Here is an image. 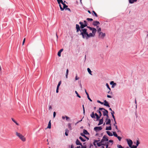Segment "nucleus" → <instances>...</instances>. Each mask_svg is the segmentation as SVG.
Returning <instances> with one entry per match:
<instances>
[{"instance_id": "obj_45", "label": "nucleus", "mask_w": 148, "mask_h": 148, "mask_svg": "<svg viewBox=\"0 0 148 148\" xmlns=\"http://www.w3.org/2000/svg\"><path fill=\"white\" fill-rule=\"evenodd\" d=\"M86 20L88 21H92L93 20V19L91 18H88L86 19Z\"/></svg>"}, {"instance_id": "obj_57", "label": "nucleus", "mask_w": 148, "mask_h": 148, "mask_svg": "<svg viewBox=\"0 0 148 148\" xmlns=\"http://www.w3.org/2000/svg\"><path fill=\"white\" fill-rule=\"evenodd\" d=\"M56 113L55 112H53V117L54 118L55 117V116L56 115Z\"/></svg>"}, {"instance_id": "obj_10", "label": "nucleus", "mask_w": 148, "mask_h": 148, "mask_svg": "<svg viewBox=\"0 0 148 148\" xmlns=\"http://www.w3.org/2000/svg\"><path fill=\"white\" fill-rule=\"evenodd\" d=\"M100 23L97 21H93L92 24L94 26H97V28H98V26L97 25L100 24Z\"/></svg>"}, {"instance_id": "obj_23", "label": "nucleus", "mask_w": 148, "mask_h": 148, "mask_svg": "<svg viewBox=\"0 0 148 148\" xmlns=\"http://www.w3.org/2000/svg\"><path fill=\"white\" fill-rule=\"evenodd\" d=\"M106 133L107 134L110 136H112L113 135L109 131H106Z\"/></svg>"}, {"instance_id": "obj_40", "label": "nucleus", "mask_w": 148, "mask_h": 148, "mask_svg": "<svg viewBox=\"0 0 148 148\" xmlns=\"http://www.w3.org/2000/svg\"><path fill=\"white\" fill-rule=\"evenodd\" d=\"M106 86L109 89V90H110L111 89L110 88V87H109V86L108 84V83H106Z\"/></svg>"}, {"instance_id": "obj_11", "label": "nucleus", "mask_w": 148, "mask_h": 148, "mask_svg": "<svg viewBox=\"0 0 148 148\" xmlns=\"http://www.w3.org/2000/svg\"><path fill=\"white\" fill-rule=\"evenodd\" d=\"M97 145L98 146H100L102 145H105V143H103V142H102L101 140V141L99 143H97Z\"/></svg>"}, {"instance_id": "obj_50", "label": "nucleus", "mask_w": 148, "mask_h": 148, "mask_svg": "<svg viewBox=\"0 0 148 148\" xmlns=\"http://www.w3.org/2000/svg\"><path fill=\"white\" fill-rule=\"evenodd\" d=\"M101 28H99L97 30V31L98 32H99V33L100 32H101Z\"/></svg>"}, {"instance_id": "obj_21", "label": "nucleus", "mask_w": 148, "mask_h": 148, "mask_svg": "<svg viewBox=\"0 0 148 148\" xmlns=\"http://www.w3.org/2000/svg\"><path fill=\"white\" fill-rule=\"evenodd\" d=\"M95 115L96 117V119H97V120H99V118H100V117H101V116H98V115L96 113H95Z\"/></svg>"}, {"instance_id": "obj_5", "label": "nucleus", "mask_w": 148, "mask_h": 148, "mask_svg": "<svg viewBox=\"0 0 148 148\" xmlns=\"http://www.w3.org/2000/svg\"><path fill=\"white\" fill-rule=\"evenodd\" d=\"M79 24L80 25V28L81 29H84L83 28L86 27L87 26V24H83V23L81 22H80L79 23Z\"/></svg>"}, {"instance_id": "obj_29", "label": "nucleus", "mask_w": 148, "mask_h": 148, "mask_svg": "<svg viewBox=\"0 0 148 148\" xmlns=\"http://www.w3.org/2000/svg\"><path fill=\"white\" fill-rule=\"evenodd\" d=\"M63 5V8H64V9L65 8H67V7H68V6L66 5L64 3H64H62Z\"/></svg>"}, {"instance_id": "obj_44", "label": "nucleus", "mask_w": 148, "mask_h": 148, "mask_svg": "<svg viewBox=\"0 0 148 148\" xmlns=\"http://www.w3.org/2000/svg\"><path fill=\"white\" fill-rule=\"evenodd\" d=\"M79 79V77H77V74L76 75V76L75 77V80H77Z\"/></svg>"}, {"instance_id": "obj_30", "label": "nucleus", "mask_w": 148, "mask_h": 148, "mask_svg": "<svg viewBox=\"0 0 148 148\" xmlns=\"http://www.w3.org/2000/svg\"><path fill=\"white\" fill-rule=\"evenodd\" d=\"M68 73H69V69H67L66 71V78H68Z\"/></svg>"}, {"instance_id": "obj_24", "label": "nucleus", "mask_w": 148, "mask_h": 148, "mask_svg": "<svg viewBox=\"0 0 148 148\" xmlns=\"http://www.w3.org/2000/svg\"><path fill=\"white\" fill-rule=\"evenodd\" d=\"M84 134H89L87 132V131L85 130H84L83 131Z\"/></svg>"}, {"instance_id": "obj_58", "label": "nucleus", "mask_w": 148, "mask_h": 148, "mask_svg": "<svg viewBox=\"0 0 148 148\" xmlns=\"http://www.w3.org/2000/svg\"><path fill=\"white\" fill-rule=\"evenodd\" d=\"M114 83H114V82L113 81H111V82H110V84L111 85H113V84H114Z\"/></svg>"}, {"instance_id": "obj_20", "label": "nucleus", "mask_w": 148, "mask_h": 148, "mask_svg": "<svg viewBox=\"0 0 148 148\" xmlns=\"http://www.w3.org/2000/svg\"><path fill=\"white\" fill-rule=\"evenodd\" d=\"M95 114H94V112H92L91 114H90V116L92 118H95Z\"/></svg>"}, {"instance_id": "obj_63", "label": "nucleus", "mask_w": 148, "mask_h": 148, "mask_svg": "<svg viewBox=\"0 0 148 148\" xmlns=\"http://www.w3.org/2000/svg\"><path fill=\"white\" fill-rule=\"evenodd\" d=\"M82 147H81V148H86V146H83V145L81 146Z\"/></svg>"}, {"instance_id": "obj_59", "label": "nucleus", "mask_w": 148, "mask_h": 148, "mask_svg": "<svg viewBox=\"0 0 148 148\" xmlns=\"http://www.w3.org/2000/svg\"><path fill=\"white\" fill-rule=\"evenodd\" d=\"M107 97L108 98H111L112 97L110 95H107Z\"/></svg>"}, {"instance_id": "obj_28", "label": "nucleus", "mask_w": 148, "mask_h": 148, "mask_svg": "<svg viewBox=\"0 0 148 148\" xmlns=\"http://www.w3.org/2000/svg\"><path fill=\"white\" fill-rule=\"evenodd\" d=\"M80 135L82 136H84V137H85L88 140H89V138H88L87 137H86L85 135V134H84L83 133H81L80 134Z\"/></svg>"}, {"instance_id": "obj_60", "label": "nucleus", "mask_w": 148, "mask_h": 148, "mask_svg": "<svg viewBox=\"0 0 148 148\" xmlns=\"http://www.w3.org/2000/svg\"><path fill=\"white\" fill-rule=\"evenodd\" d=\"M58 89L59 88H57L56 92L57 93H58Z\"/></svg>"}, {"instance_id": "obj_35", "label": "nucleus", "mask_w": 148, "mask_h": 148, "mask_svg": "<svg viewBox=\"0 0 148 148\" xmlns=\"http://www.w3.org/2000/svg\"><path fill=\"white\" fill-rule=\"evenodd\" d=\"M140 144V142L139 140H138L136 141V146L137 147L139 144Z\"/></svg>"}, {"instance_id": "obj_27", "label": "nucleus", "mask_w": 148, "mask_h": 148, "mask_svg": "<svg viewBox=\"0 0 148 148\" xmlns=\"http://www.w3.org/2000/svg\"><path fill=\"white\" fill-rule=\"evenodd\" d=\"M65 134L66 136H67L68 135V133L69 132V130L67 129L65 130Z\"/></svg>"}, {"instance_id": "obj_2", "label": "nucleus", "mask_w": 148, "mask_h": 148, "mask_svg": "<svg viewBox=\"0 0 148 148\" xmlns=\"http://www.w3.org/2000/svg\"><path fill=\"white\" fill-rule=\"evenodd\" d=\"M87 28L89 29L90 30L92 31V33H90L89 34L87 33V36H86V39H88L90 37H94L95 36V34L97 31V29L95 28L90 27L89 26H87Z\"/></svg>"}, {"instance_id": "obj_22", "label": "nucleus", "mask_w": 148, "mask_h": 148, "mask_svg": "<svg viewBox=\"0 0 148 148\" xmlns=\"http://www.w3.org/2000/svg\"><path fill=\"white\" fill-rule=\"evenodd\" d=\"M17 125H19V124L13 118L11 119Z\"/></svg>"}, {"instance_id": "obj_33", "label": "nucleus", "mask_w": 148, "mask_h": 148, "mask_svg": "<svg viewBox=\"0 0 148 148\" xmlns=\"http://www.w3.org/2000/svg\"><path fill=\"white\" fill-rule=\"evenodd\" d=\"M92 14H94V15H95V16L96 17H98V15H97V13L95 12V11H92Z\"/></svg>"}, {"instance_id": "obj_14", "label": "nucleus", "mask_w": 148, "mask_h": 148, "mask_svg": "<svg viewBox=\"0 0 148 148\" xmlns=\"http://www.w3.org/2000/svg\"><path fill=\"white\" fill-rule=\"evenodd\" d=\"M108 118H107L106 119V121H107L106 123V125H108V124H110V125H111V124H110L111 122V121L110 120V119H108Z\"/></svg>"}, {"instance_id": "obj_49", "label": "nucleus", "mask_w": 148, "mask_h": 148, "mask_svg": "<svg viewBox=\"0 0 148 148\" xmlns=\"http://www.w3.org/2000/svg\"><path fill=\"white\" fill-rule=\"evenodd\" d=\"M131 148H137V147L136 145H133V146H131V147H130Z\"/></svg>"}, {"instance_id": "obj_47", "label": "nucleus", "mask_w": 148, "mask_h": 148, "mask_svg": "<svg viewBox=\"0 0 148 148\" xmlns=\"http://www.w3.org/2000/svg\"><path fill=\"white\" fill-rule=\"evenodd\" d=\"M105 109L104 108H99V110H99L100 111L101 110H104Z\"/></svg>"}, {"instance_id": "obj_6", "label": "nucleus", "mask_w": 148, "mask_h": 148, "mask_svg": "<svg viewBox=\"0 0 148 148\" xmlns=\"http://www.w3.org/2000/svg\"><path fill=\"white\" fill-rule=\"evenodd\" d=\"M103 115L104 116H106L108 118V112L107 110L105 109L103 111Z\"/></svg>"}, {"instance_id": "obj_39", "label": "nucleus", "mask_w": 148, "mask_h": 148, "mask_svg": "<svg viewBox=\"0 0 148 148\" xmlns=\"http://www.w3.org/2000/svg\"><path fill=\"white\" fill-rule=\"evenodd\" d=\"M117 147L118 148H123V147L120 145H117Z\"/></svg>"}, {"instance_id": "obj_12", "label": "nucleus", "mask_w": 148, "mask_h": 148, "mask_svg": "<svg viewBox=\"0 0 148 148\" xmlns=\"http://www.w3.org/2000/svg\"><path fill=\"white\" fill-rule=\"evenodd\" d=\"M104 105L108 107H110V106H109L108 102L106 100H105L104 101Z\"/></svg>"}, {"instance_id": "obj_37", "label": "nucleus", "mask_w": 148, "mask_h": 148, "mask_svg": "<svg viewBox=\"0 0 148 148\" xmlns=\"http://www.w3.org/2000/svg\"><path fill=\"white\" fill-rule=\"evenodd\" d=\"M75 93L77 95V97H79V98H81V97L79 95V94H78L77 92L76 91H75Z\"/></svg>"}, {"instance_id": "obj_26", "label": "nucleus", "mask_w": 148, "mask_h": 148, "mask_svg": "<svg viewBox=\"0 0 148 148\" xmlns=\"http://www.w3.org/2000/svg\"><path fill=\"white\" fill-rule=\"evenodd\" d=\"M112 130V127L111 126L109 127H107L106 128V130Z\"/></svg>"}, {"instance_id": "obj_9", "label": "nucleus", "mask_w": 148, "mask_h": 148, "mask_svg": "<svg viewBox=\"0 0 148 148\" xmlns=\"http://www.w3.org/2000/svg\"><path fill=\"white\" fill-rule=\"evenodd\" d=\"M102 129V128L101 127H96L94 128V130L97 132L101 130Z\"/></svg>"}, {"instance_id": "obj_41", "label": "nucleus", "mask_w": 148, "mask_h": 148, "mask_svg": "<svg viewBox=\"0 0 148 148\" xmlns=\"http://www.w3.org/2000/svg\"><path fill=\"white\" fill-rule=\"evenodd\" d=\"M114 111H112L111 113V114L112 115V116L113 118L115 117V116L114 115Z\"/></svg>"}, {"instance_id": "obj_48", "label": "nucleus", "mask_w": 148, "mask_h": 148, "mask_svg": "<svg viewBox=\"0 0 148 148\" xmlns=\"http://www.w3.org/2000/svg\"><path fill=\"white\" fill-rule=\"evenodd\" d=\"M116 83H114V84H113V85L112 86V88H114V87L116 86Z\"/></svg>"}, {"instance_id": "obj_19", "label": "nucleus", "mask_w": 148, "mask_h": 148, "mask_svg": "<svg viewBox=\"0 0 148 148\" xmlns=\"http://www.w3.org/2000/svg\"><path fill=\"white\" fill-rule=\"evenodd\" d=\"M137 0H129V1L130 3H133L135 2H136Z\"/></svg>"}, {"instance_id": "obj_61", "label": "nucleus", "mask_w": 148, "mask_h": 148, "mask_svg": "<svg viewBox=\"0 0 148 148\" xmlns=\"http://www.w3.org/2000/svg\"><path fill=\"white\" fill-rule=\"evenodd\" d=\"M84 24H87V22L86 21H84Z\"/></svg>"}, {"instance_id": "obj_15", "label": "nucleus", "mask_w": 148, "mask_h": 148, "mask_svg": "<svg viewBox=\"0 0 148 148\" xmlns=\"http://www.w3.org/2000/svg\"><path fill=\"white\" fill-rule=\"evenodd\" d=\"M85 92L87 95V97H88V99L91 101H92V100L90 99V98L89 97V95L88 94V92H87L86 91V89H85Z\"/></svg>"}, {"instance_id": "obj_51", "label": "nucleus", "mask_w": 148, "mask_h": 148, "mask_svg": "<svg viewBox=\"0 0 148 148\" xmlns=\"http://www.w3.org/2000/svg\"><path fill=\"white\" fill-rule=\"evenodd\" d=\"M117 138H118V140L119 141L121 140V137L118 136H117Z\"/></svg>"}, {"instance_id": "obj_56", "label": "nucleus", "mask_w": 148, "mask_h": 148, "mask_svg": "<svg viewBox=\"0 0 148 148\" xmlns=\"http://www.w3.org/2000/svg\"><path fill=\"white\" fill-rule=\"evenodd\" d=\"M65 118H66V120H68V119H70V118L69 117H68V116H65Z\"/></svg>"}, {"instance_id": "obj_17", "label": "nucleus", "mask_w": 148, "mask_h": 148, "mask_svg": "<svg viewBox=\"0 0 148 148\" xmlns=\"http://www.w3.org/2000/svg\"><path fill=\"white\" fill-rule=\"evenodd\" d=\"M103 118L100 120L99 123L98 124V125H99L103 124Z\"/></svg>"}, {"instance_id": "obj_25", "label": "nucleus", "mask_w": 148, "mask_h": 148, "mask_svg": "<svg viewBox=\"0 0 148 148\" xmlns=\"http://www.w3.org/2000/svg\"><path fill=\"white\" fill-rule=\"evenodd\" d=\"M68 126L70 130H71L72 129V127L71 126V124L70 123H69L68 124Z\"/></svg>"}, {"instance_id": "obj_16", "label": "nucleus", "mask_w": 148, "mask_h": 148, "mask_svg": "<svg viewBox=\"0 0 148 148\" xmlns=\"http://www.w3.org/2000/svg\"><path fill=\"white\" fill-rule=\"evenodd\" d=\"M63 50V49H60L59 51L58 52V55L60 57L61 56V53L62 52Z\"/></svg>"}, {"instance_id": "obj_36", "label": "nucleus", "mask_w": 148, "mask_h": 148, "mask_svg": "<svg viewBox=\"0 0 148 148\" xmlns=\"http://www.w3.org/2000/svg\"><path fill=\"white\" fill-rule=\"evenodd\" d=\"M79 138L83 142H84L86 141V140L83 139L81 136H80L79 137Z\"/></svg>"}, {"instance_id": "obj_55", "label": "nucleus", "mask_w": 148, "mask_h": 148, "mask_svg": "<svg viewBox=\"0 0 148 148\" xmlns=\"http://www.w3.org/2000/svg\"><path fill=\"white\" fill-rule=\"evenodd\" d=\"M108 142L107 143V144H105V145H106V148H108Z\"/></svg>"}, {"instance_id": "obj_54", "label": "nucleus", "mask_w": 148, "mask_h": 148, "mask_svg": "<svg viewBox=\"0 0 148 148\" xmlns=\"http://www.w3.org/2000/svg\"><path fill=\"white\" fill-rule=\"evenodd\" d=\"M82 107H83V113L84 114H85V109H84V105H83Z\"/></svg>"}, {"instance_id": "obj_53", "label": "nucleus", "mask_w": 148, "mask_h": 148, "mask_svg": "<svg viewBox=\"0 0 148 148\" xmlns=\"http://www.w3.org/2000/svg\"><path fill=\"white\" fill-rule=\"evenodd\" d=\"M99 141V140H95V141H94V145H95V143H97V142H98Z\"/></svg>"}, {"instance_id": "obj_7", "label": "nucleus", "mask_w": 148, "mask_h": 148, "mask_svg": "<svg viewBox=\"0 0 148 148\" xmlns=\"http://www.w3.org/2000/svg\"><path fill=\"white\" fill-rule=\"evenodd\" d=\"M126 140L129 147H131V146H132L133 144V142L132 140L130 139H127Z\"/></svg>"}, {"instance_id": "obj_18", "label": "nucleus", "mask_w": 148, "mask_h": 148, "mask_svg": "<svg viewBox=\"0 0 148 148\" xmlns=\"http://www.w3.org/2000/svg\"><path fill=\"white\" fill-rule=\"evenodd\" d=\"M51 127V120H50L48 123V126L47 128L50 129Z\"/></svg>"}, {"instance_id": "obj_8", "label": "nucleus", "mask_w": 148, "mask_h": 148, "mask_svg": "<svg viewBox=\"0 0 148 148\" xmlns=\"http://www.w3.org/2000/svg\"><path fill=\"white\" fill-rule=\"evenodd\" d=\"M106 36L105 33L102 32H100L99 33V36L101 38H103Z\"/></svg>"}, {"instance_id": "obj_31", "label": "nucleus", "mask_w": 148, "mask_h": 148, "mask_svg": "<svg viewBox=\"0 0 148 148\" xmlns=\"http://www.w3.org/2000/svg\"><path fill=\"white\" fill-rule=\"evenodd\" d=\"M113 135L114 136H115L116 137H117L118 136L117 134L116 133V132H113Z\"/></svg>"}, {"instance_id": "obj_4", "label": "nucleus", "mask_w": 148, "mask_h": 148, "mask_svg": "<svg viewBox=\"0 0 148 148\" xmlns=\"http://www.w3.org/2000/svg\"><path fill=\"white\" fill-rule=\"evenodd\" d=\"M102 142H103V143H105L106 144V142H104L105 141H107L108 140V138L107 136H104L103 137V138L101 139Z\"/></svg>"}, {"instance_id": "obj_38", "label": "nucleus", "mask_w": 148, "mask_h": 148, "mask_svg": "<svg viewBox=\"0 0 148 148\" xmlns=\"http://www.w3.org/2000/svg\"><path fill=\"white\" fill-rule=\"evenodd\" d=\"M61 83V81H60L58 83V84L57 85V88H59L60 85Z\"/></svg>"}, {"instance_id": "obj_3", "label": "nucleus", "mask_w": 148, "mask_h": 148, "mask_svg": "<svg viewBox=\"0 0 148 148\" xmlns=\"http://www.w3.org/2000/svg\"><path fill=\"white\" fill-rule=\"evenodd\" d=\"M16 135L18 136L20 139L23 141L25 142L26 140V138L24 136L20 133L16 132Z\"/></svg>"}, {"instance_id": "obj_34", "label": "nucleus", "mask_w": 148, "mask_h": 148, "mask_svg": "<svg viewBox=\"0 0 148 148\" xmlns=\"http://www.w3.org/2000/svg\"><path fill=\"white\" fill-rule=\"evenodd\" d=\"M87 71L91 75H92V74L91 73L92 72L90 69L89 68H88L87 69Z\"/></svg>"}, {"instance_id": "obj_42", "label": "nucleus", "mask_w": 148, "mask_h": 148, "mask_svg": "<svg viewBox=\"0 0 148 148\" xmlns=\"http://www.w3.org/2000/svg\"><path fill=\"white\" fill-rule=\"evenodd\" d=\"M59 4V6L60 7V10L61 11L63 10H64V8L62 7L61 5L60 4H60Z\"/></svg>"}, {"instance_id": "obj_46", "label": "nucleus", "mask_w": 148, "mask_h": 148, "mask_svg": "<svg viewBox=\"0 0 148 148\" xmlns=\"http://www.w3.org/2000/svg\"><path fill=\"white\" fill-rule=\"evenodd\" d=\"M97 112L99 113V116H101L102 115V114L101 112V111H100L99 110H97Z\"/></svg>"}, {"instance_id": "obj_64", "label": "nucleus", "mask_w": 148, "mask_h": 148, "mask_svg": "<svg viewBox=\"0 0 148 148\" xmlns=\"http://www.w3.org/2000/svg\"><path fill=\"white\" fill-rule=\"evenodd\" d=\"M74 146L73 145H72L71 146V148H73Z\"/></svg>"}, {"instance_id": "obj_13", "label": "nucleus", "mask_w": 148, "mask_h": 148, "mask_svg": "<svg viewBox=\"0 0 148 148\" xmlns=\"http://www.w3.org/2000/svg\"><path fill=\"white\" fill-rule=\"evenodd\" d=\"M76 144L77 145H79L81 146H82V144L77 139L76 141Z\"/></svg>"}, {"instance_id": "obj_52", "label": "nucleus", "mask_w": 148, "mask_h": 148, "mask_svg": "<svg viewBox=\"0 0 148 148\" xmlns=\"http://www.w3.org/2000/svg\"><path fill=\"white\" fill-rule=\"evenodd\" d=\"M25 38L23 40V43H22V45H23L25 42Z\"/></svg>"}, {"instance_id": "obj_62", "label": "nucleus", "mask_w": 148, "mask_h": 148, "mask_svg": "<svg viewBox=\"0 0 148 148\" xmlns=\"http://www.w3.org/2000/svg\"><path fill=\"white\" fill-rule=\"evenodd\" d=\"M109 142L110 143H113V141L112 140H110L109 141Z\"/></svg>"}, {"instance_id": "obj_32", "label": "nucleus", "mask_w": 148, "mask_h": 148, "mask_svg": "<svg viewBox=\"0 0 148 148\" xmlns=\"http://www.w3.org/2000/svg\"><path fill=\"white\" fill-rule=\"evenodd\" d=\"M58 3V4H60V3H63V1L62 0H57Z\"/></svg>"}, {"instance_id": "obj_1", "label": "nucleus", "mask_w": 148, "mask_h": 148, "mask_svg": "<svg viewBox=\"0 0 148 148\" xmlns=\"http://www.w3.org/2000/svg\"><path fill=\"white\" fill-rule=\"evenodd\" d=\"M76 29L77 32H78L79 31L81 32L80 35H82L83 38H86V36H87L88 32H87V29H80L79 25L78 24L76 25Z\"/></svg>"}, {"instance_id": "obj_43", "label": "nucleus", "mask_w": 148, "mask_h": 148, "mask_svg": "<svg viewBox=\"0 0 148 148\" xmlns=\"http://www.w3.org/2000/svg\"><path fill=\"white\" fill-rule=\"evenodd\" d=\"M59 4V6L60 7V10L61 11L63 10H64V8L62 7L61 5L60 4H60Z\"/></svg>"}]
</instances>
